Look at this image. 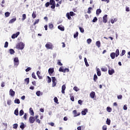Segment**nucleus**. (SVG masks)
Listing matches in <instances>:
<instances>
[{"instance_id": "8", "label": "nucleus", "mask_w": 130, "mask_h": 130, "mask_svg": "<svg viewBox=\"0 0 130 130\" xmlns=\"http://www.w3.org/2000/svg\"><path fill=\"white\" fill-rule=\"evenodd\" d=\"M20 35V32L18 31L16 34H14L12 36V39H15V38H17L18 36Z\"/></svg>"}, {"instance_id": "47", "label": "nucleus", "mask_w": 130, "mask_h": 130, "mask_svg": "<svg viewBox=\"0 0 130 130\" xmlns=\"http://www.w3.org/2000/svg\"><path fill=\"white\" fill-rule=\"evenodd\" d=\"M63 71L64 69L63 67H61L59 69V72H61L62 73H63Z\"/></svg>"}, {"instance_id": "7", "label": "nucleus", "mask_w": 130, "mask_h": 130, "mask_svg": "<svg viewBox=\"0 0 130 130\" xmlns=\"http://www.w3.org/2000/svg\"><path fill=\"white\" fill-rule=\"evenodd\" d=\"M29 123H34L35 122V118L33 116H30L29 118Z\"/></svg>"}, {"instance_id": "44", "label": "nucleus", "mask_w": 130, "mask_h": 130, "mask_svg": "<svg viewBox=\"0 0 130 130\" xmlns=\"http://www.w3.org/2000/svg\"><path fill=\"white\" fill-rule=\"evenodd\" d=\"M79 36V32L77 31L75 34L74 35V38H77V37Z\"/></svg>"}, {"instance_id": "59", "label": "nucleus", "mask_w": 130, "mask_h": 130, "mask_svg": "<svg viewBox=\"0 0 130 130\" xmlns=\"http://www.w3.org/2000/svg\"><path fill=\"white\" fill-rule=\"evenodd\" d=\"M78 104H79L80 105H82V104H83V101H82V100H79L78 101Z\"/></svg>"}, {"instance_id": "54", "label": "nucleus", "mask_w": 130, "mask_h": 130, "mask_svg": "<svg viewBox=\"0 0 130 130\" xmlns=\"http://www.w3.org/2000/svg\"><path fill=\"white\" fill-rule=\"evenodd\" d=\"M103 130H107V126L106 125H104L103 126Z\"/></svg>"}, {"instance_id": "21", "label": "nucleus", "mask_w": 130, "mask_h": 130, "mask_svg": "<svg viewBox=\"0 0 130 130\" xmlns=\"http://www.w3.org/2000/svg\"><path fill=\"white\" fill-rule=\"evenodd\" d=\"M24 82L25 83H26V85H28L29 84V82H30V79L29 78L25 79Z\"/></svg>"}, {"instance_id": "45", "label": "nucleus", "mask_w": 130, "mask_h": 130, "mask_svg": "<svg viewBox=\"0 0 130 130\" xmlns=\"http://www.w3.org/2000/svg\"><path fill=\"white\" fill-rule=\"evenodd\" d=\"M39 23V19L36 20L35 22L34 23V26H35L36 24H38Z\"/></svg>"}, {"instance_id": "33", "label": "nucleus", "mask_w": 130, "mask_h": 130, "mask_svg": "<svg viewBox=\"0 0 130 130\" xmlns=\"http://www.w3.org/2000/svg\"><path fill=\"white\" fill-rule=\"evenodd\" d=\"M48 27L49 28V29H53V24L52 23H49Z\"/></svg>"}, {"instance_id": "36", "label": "nucleus", "mask_w": 130, "mask_h": 130, "mask_svg": "<svg viewBox=\"0 0 130 130\" xmlns=\"http://www.w3.org/2000/svg\"><path fill=\"white\" fill-rule=\"evenodd\" d=\"M54 101L55 103H57V104H58V99H57V97H55L54 98Z\"/></svg>"}, {"instance_id": "9", "label": "nucleus", "mask_w": 130, "mask_h": 130, "mask_svg": "<svg viewBox=\"0 0 130 130\" xmlns=\"http://www.w3.org/2000/svg\"><path fill=\"white\" fill-rule=\"evenodd\" d=\"M9 95H10V96L12 97H14V96H15V91L12 89H10L9 91Z\"/></svg>"}, {"instance_id": "52", "label": "nucleus", "mask_w": 130, "mask_h": 130, "mask_svg": "<svg viewBox=\"0 0 130 130\" xmlns=\"http://www.w3.org/2000/svg\"><path fill=\"white\" fill-rule=\"evenodd\" d=\"M8 46H9V43L8 42H6L4 47L5 48H7V47H8Z\"/></svg>"}, {"instance_id": "64", "label": "nucleus", "mask_w": 130, "mask_h": 130, "mask_svg": "<svg viewBox=\"0 0 130 130\" xmlns=\"http://www.w3.org/2000/svg\"><path fill=\"white\" fill-rule=\"evenodd\" d=\"M36 122H37L38 123H40V122H41V121H40V120L39 119H37Z\"/></svg>"}, {"instance_id": "10", "label": "nucleus", "mask_w": 130, "mask_h": 130, "mask_svg": "<svg viewBox=\"0 0 130 130\" xmlns=\"http://www.w3.org/2000/svg\"><path fill=\"white\" fill-rule=\"evenodd\" d=\"M54 72V68H49L48 70V73L49 75L53 74Z\"/></svg>"}, {"instance_id": "58", "label": "nucleus", "mask_w": 130, "mask_h": 130, "mask_svg": "<svg viewBox=\"0 0 130 130\" xmlns=\"http://www.w3.org/2000/svg\"><path fill=\"white\" fill-rule=\"evenodd\" d=\"M31 68L28 67L26 69H25V72H29V71H31Z\"/></svg>"}, {"instance_id": "31", "label": "nucleus", "mask_w": 130, "mask_h": 130, "mask_svg": "<svg viewBox=\"0 0 130 130\" xmlns=\"http://www.w3.org/2000/svg\"><path fill=\"white\" fill-rule=\"evenodd\" d=\"M112 111V109L110 108V107H108L107 108V111H108V112H111Z\"/></svg>"}, {"instance_id": "57", "label": "nucleus", "mask_w": 130, "mask_h": 130, "mask_svg": "<svg viewBox=\"0 0 130 130\" xmlns=\"http://www.w3.org/2000/svg\"><path fill=\"white\" fill-rule=\"evenodd\" d=\"M57 64L58 66H62V63L60 62V60H58Z\"/></svg>"}, {"instance_id": "15", "label": "nucleus", "mask_w": 130, "mask_h": 130, "mask_svg": "<svg viewBox=\"0 0 130 130\" xmlns=\"http://www.w3.org/2000/svg\"><path fill=\"white\" fill-rule=\"evenodd\" d=\"M73 114H74V116H79V115H80V114H81L80 113H78V114L77 113V110H74L73 111Z\"/></svg>"}, {"instance_id": "4", "label": "nucleus", "mask_w": 130, "mask_h": 130, "mask_svg": "<svg viewBox=\"0 0 130 130\" xmlns=\"http://www.w3.org/2000/svg\"><path fill=\"white\" fill-rule=\"evenodd\" d=\"M50 5L51 6V8L52 9H55V1L54 0H50Z\"/></svg>"}, {"instance_id": "63", "label": "nucleus", "mask_w": 130, "mask_h": 130, "mask_svg": "<svg viewBox=\"0 0 130 130\" xmlns=\"http://www.w3.org/2000/svg\"><path fill=\"white\" fill-rule=\"evenodd\" d=\"M125 11H126V12H129V8L126 7L125 8Z\"/></svg>"}, {"instance_id": "27", "label": "nucleus", "mask_w": 130, "mask_h": 130, "mask_svg": "<svg viewBox=\"0 0 130 130\" xmlns=\"http://www.w3.org/2000/svg\"><path fill=\"white\" fill-rule=\"evenodd\" d=\"M14 114L16 116L19 115V110H18V108H17L15 111H14Z\"/></svg>"}, {"instance_id": "13", "label": "nucleus", "mask_w": 130, "mask_h": 130, "mask_svg": "<svg viewBox=\"0 0 130 130\" xmlns=\"http://www.w3.org/2000/svg\"><path fill=\"white\" fill-rule=\"evenodd\" d=\"M87 112H88V109H85L81 112V114L82 115H86Z\"/></svg>"}, {"instance_id": "61", "label": "nucleus", "mask_w": 130, "mask_h": 130, "mask_svg": "<svg viewBox=\"0 0 130 130\" xmlns=\"http://www.w3.org/2000/svg\"><path fill=\"white\" fill-rule=\"evenodd\" d=\"M117 99H122V95H119L117 96Z\"/></svg>"}, {"instance_id": "37", "label": "nucleus", "mask_w": 130, "mask_h": 130, "mask_svg": "<svg viewBox=\"0 0 130 130\" xmlns=\"http://www.w3.org/2000/svg\"><path fill=\"white\" fill-rule=\"evenodd\" d=\"M24 114V111L23 110H21L19 112V115L20 116H22Z\"/></svg>"}, {"instance_id": "60", "label": "nucleus", "mask_w": 130, "mask_h": 130, "mask_svg": "<svg viewBox=\"0 0 130 130\" xmlns=\"http://www.w3.org/2000/svg\"><path fill=\"white\" fill-rule=\"evenodd\" d=\"M23 118H24L25 120L27 119V114L25 113L24 116H23Z\"/></svg>"}, {"instance_id": "1", "label": "nucleus", "mask_w": 130, "mask_h": 130, "mask_svg": "<svg viewBox=\"0 0 130 130\" xmlns=\"http://www.w3.org/2000/svg\"><path fill=\"white\" fill-rule=\"evenodd\" d=\"M25 46V45L24 43L20 42L16 45V48L17 49H19L20 50H22V49H24V47Z\"/></svg>"}, {"instance_id": "35", "label": "nucleus", "mask_w": 130, "mask_h": 130, "mask_svg": "<svg viewBox=\"0 0 130 130\" xmlns=\"http://www.w3.org/2000/svg\"><path fill=\"white\" fill-rule=\"evenodd\" d=\"M97 21H98V19L96 17H94L93 19L92 20L93 23H96V22H97Z\"/></svg>"}, {"instance_id": "40", "label": "nucleus", "mask_w": 130, "mask_h": 130, "mask_svg": "<svg viewBox=\"0 0 130 130\" xmlns=\"http://www.w3.org/2000/svg\"><path fill=\"white\" fill-rule=\"evenodd\" d=\"M124 54H125V50H123L122 51V53L121 54H120V56H123V55H124Z\"/></svg>"}, {"instance_id": "42", "label": "nucleus", "mask_w": 130, "mask_h": 130, "mask_svg": "<svg viewBox=\"0 0 130 130\" xmlns=\"http://www.w3.org/2000/svg\"><path fill=\"white\" fill-rule=\"evenodd\" d=\"M14 103H16L17 104H20V100L16 99L14 101Z\"/></svg>"}, {"instance_id": "38", "label": "nucleus", "mask_w": 130, "mask_h": 130, "mask_svg": "<svg viewBox=\"0 0 130 130\" xmlns=\"http://www.w3.org/2000/svg\"><path fill=\"white\" fill-rule=\"evenodd\" d=\"M69 72H70V69H69V68H66L64 69L63 73H69Z\"/></svg>"}, {"instance_id": "51", "label": "nucleus", "mask_w": 130, "mask_h": 130, "mask_svg": "<svg viewBox=\"0 0 130 130\" xmlns=\"http://www.w3.org/2000/svg\"><path fill=\"white\" fill-rule=\"evenodd\" d=\"M91 10H92V7H89L88 8L87 13L90 14L91 13Z\"/></svg>"}, {"instance_id": "18", "label": "nucleus", "mask_w": 130, "mask_h": 130, "mask_svg": "<svg viewBox=\"0 0 130 130\" xmlns=\"http://www.w3.org/2000/svg\"><path fill=\"white\" fill-rule=\"evenodd\" d=\"M96 72L98 76L99 77H100V76H101V71H100V69L99 68H98L96 69Z\"/></svg>"}, {"instance_id": "16", "label": "nucleus", "mask_w": 130, "mask_h": 130, "mask_svg": "<svg viewBox=\"0 0 130 130\" xmlns=\"http://www.w3.org/2000/svg\"><path fill=\"white\" fill-rule=\"evenodd\" d=\"M110 56H111L112 59H114L115 58V56H116L115 53H114V52L111 53L110 54Z\"/></svg>"}, {"instance_id": "56", "label": "nucleus", "mask_w": 130, "mask_h": 130, "mask_svg": "<svg viewBox=\"0 0 130 130\" xmlns=\"http://www.w3.org/2000/svg\"><path fill=\"white\" fill-rule=\"evenodd\" d=\"M102 72H107V68H101Z\"/></svg>"}, {"instance_id": "26", "label": "nucleus", "mask_w": 130, "mask_h": 130, "mask_svg": "<svg viewBox=\"0 0 130 130\" xmlns=\"http://www.w3.org/2000/svg\"><path fill=\"white\" fill-rule=\"evenodd\" d=\"M42 94H43V93L41 92L40 90H39L36 92L37 96H40V95H42Z\"/></svg>"}, {"instance_id": "2", "label": "nucleus", "mask_w": 130, "mask_h": 130, "mask_svg": "<svg viewBox=\"0 0 130 130\" xmlns=\"http://www.w3.org/2000/svg\"><path fill=\"white\" fill-rule=\"evenodd\" d=\"M75 15H76V14H75L74 12L71 11L70 12V13H67L66 17L68 18V20H72V17H71V16L73 17V16H75Z\"/></svg>"}, {"instance_id": "25", "label": "nucleus", "mask_w": 130, "mask_h": 130, "mask_svg": "<svg viewBox=\"0 0 130 130\" xmlns=\"http://www.w3.org/2000/svg\"><path fill=\"white\" fill-rule=\"evenodd\" d=\"M102 12V11L101 10V9H97L96 11V14L99 15L100 14H101Z\"/></svg>"}, {"instance_id": "43", "label": "nucleus", "mask_w": 130, "mask_h": 130, "mask_svg": "<svg viewBox=\"0 0 130 130\" xmlns=\"http://www.w3.org/2000/svg\"><path fill=\"white\" fill-rule=\"evenodd\" d=\"M25 19H26V14H23L22 15V21H24Z\"/></svg>"}, {"instance_id": "29", "label": "nucleus", "mask_w": 130, "mask_h": 130, "mask_svg": "<svg viewBox=\"0 0 130 130\" xmlns=\"http://www.w3.org/2000/svg\"><path fill=\"white\" fill-rule=\"evenodd\" d=\"M111 122V121L109 118H107L106 121L107 124H108V125H110Z\"/></svg>"}, {"instance_id": "20", "label": "nucleus", "mask_w": 130, "mask_h": 130, "mask_svg": "<svg viewBox=\"0 0 130 130\" xmlns=\"http://www.w3.org/2000/svg\"><path fill=\"white\" fill-rule=\"evenodd\" d=\"M58 29H59V30H60V31H64V27L61 25H59L58 26Z\"/></svg>"}, {"instance_id": "17", "label": "nucleus", "mask_w": 130, "mask_h": 130, "mask_svg": "<svg viewBox=\"0 0 130 130\" xmlns=\"http://www.w3.org/2000/svg\"><path fill=\"white\" fill-rule=\"evenodd\" d=\"M29 113L30 115L34 116V111H33V109H32V108H29Z\"/></svg>"}, {"instance_id": "14", "label": "nucleus", "mask_w": 130, "mask_h": 130, "mask_svg": "<svg viewBox=\"0 0 130 130\" xmlns=\"http://www.w3.org/2000/svg\"><path fill=\"white\" fill-rule=\"evenodd\" d=\"M108 73H109V75H113V74H114L115 71L113 69H109L108 71Z\"/></svg>"}, {"instance_id": "23", "label": "nucleus", "mask_w": 130, "mask_h": 130, "mask_svg": "<svg viewBox=\"0 0 130 130\" xmlns=\"http://www.w3.org/2000/svg\"><path fill=\"white\" fill-rule=\"evenodd\" d=\"M115 54L116 57H117V56H118V55H119V50L118 49H116Z\"/></svg>"}, {"instance_id": "22", "label": "nucleus", "mask_w": 130, "mask_h": 130, "mask_svg": "<svg viewBox=\"0 0 130 130\" xmlns=\"http://www.w3.org/2000/svg\"><path fill=\"white\" fill-rule=\"evenodd\" d=\"M16 20H17V18H13L11 20H10L9 22V24H13V23H14V22H15L16 21Z\"/></svg>"}, {"instance_id": "12", "label": "nucleus", "mask_w": 130, "mask_h": 130, "mask_svg": "<svg viewBox=\"0 0 130 130\" xmlns=\"http://www.w3.org/2000/svg\"><path fill=\"white\" fill-rule=\"evenodd\" d=\"M66 87L65 84H64L62 86V87H61V93L62 94H64V93H65L64 91L66 90Z\"/></svg>"}, {"instance_id": "41", "label": "nucleus", "mask_w": 130, "mask_h": 130, "mask_svg": "<svg viewBox=\"0 0 130 130\" xmlns=\"http://www.w3.org/2000/svg\"><path fill=\"white\" fill-rule=\"evenodd\" d=\"M20 128H22V129H24L25 128L24 123H22L21 124L20 126Z\"/></svg>"}, {"instance_id": "5", "label": "nucleus", "mask_w": 130, "mask_h": 130, "mask_svg": "<svg viewBox=\"0 0 130 130\" xmlns=\"http://www.w3.org/2000/svg\"><path fill=\"white\" fill-rule=\"evenodd\" d=\"M52 87H55V86H56V78H55V77H52Z\"/></svg>"}, {"instance_id": "24", "label": "nucleus", "mask_w": 130, "mask_h": 130, "mask_svg": "<svg viewBox=\"0 0 130 130\" xmlns=\"http://www.w3.org/2000/svg\"><path fill=\"white\" fill-rule=\"evenodd\" d=\"M96 45L99 48V47H100V46H101V43L100 42V41H96Z\"/></svg>"}, {"instance_id": "34", "label": "nucleus", "mask_w": 130, "mask_h": 130, "mask_svg": "<svg viewBox=\"0 0 130 130\" xmlns=\"http://www.w3.org/2000/svg\"><path fill=\"white\" fill-rule=\"evenodd\" d=\"M47 83H51V78L49 77V76H47Z\"/></svg>"}, {"instance_id": "30", "label": "nucleus", "mask_w": 130, "mask_h": 130, "mask_svg": "<svg viewBox=\"0 0 130 130\" xmlns=\"http://www.w3.org/2000/svg\"><path fill=\"white\" fill-rule=\"evenodd\" d=\"M9 51H10V54H14V53H15V50H14V49H10L9 50Z\"/></svg>"}, {"instance_id": "11", "label": "nucleus", "mask_w": 130, "mask_h": 130, "mask_svg": "<svg viewBox=\"0 0 130 130\" xmlns=\"http://www.w3.org/2000/svg\"><path fill=\"white\" fill-rule=\"evenodd\" d=\"M103 22L104 23H107V15H105L103 17Z\"/></svg>"}, {"instance_id": "53", "label": "nucleus", "mask_w": 130, "mask_h": 130, "mask_svg": "<svg viewBox=\"0 0 130 130\" xmlns=\"http://www.w3.org/2000/svg\"><path fill=\"white\" fill-rule=\"evenodd\" d=\"M49 5H50V3L49 2H47L45 6L46 7V8H48V7H49Z\"/></svg>"}, {"instance_id": "62", "label": "nucleus", "mask_w": 130, "mask_h": 130, "mask_svg": "<svg viewBox=\"0 0 130 130\" xmlns=\"http://www.w3.org/2000/svg\"><path fill=\"white\" fill-rule=\"evenodd\" d=\"M1 87H2L3 88H4V87H5V82H2Z\"/></svg>"}, {"instance_id": "46", "label": "nucleus", "mask_w": 130, "mask_h": 130, "mask_svg": "<svg viewBox=\"0 0 130 130\" xmlns=\"http://www.w3.org/2000/svg\"><path fill=\"white\" fill-rule=\"evenodd\" d=\"M79 30L80 31V32H81V33H84V32L85 31V30H84V28L79 27Z\"/></svg>"}, {"instance_id": "55", "label": "nucleus", "mask_w": 130, "mask_h": 130, "mask_svg": "<svg viewBox=\"0 0 130 130\" xmlns=\"http://www.w3.org/2000/svg\"><path fill=\"white\" fill-rule=\"evenodd\" d=\"M13 128H18V124L15 123L13 125Z\"/></svg>"}, {"instance_id": "39", "label": "nucleus", "mask_w": 130, "mask_h": 130, "mask_svg": "<svg viewBox=\"0 0 130 130\" xmlns=\"http://www.w3.org/2000/svg\"><path fill=\"white\" fill-rule=\"evenodd\" d=\"M11 14V13L9 12H7L5 13V16H6L7 17H10V15Z\"/></svg>"}, {"instance_id": "19", "label": "nucleus", "mask_w": 130, "mask_h": 130, "mask_svg": "<svg viewBox=\"0 0 130 130\" xmlns=\"http://www.w3.org/2000/svg\"><path fill=\"white\" fill-rule=\"evenodd\" d=\"M90 96L91 97V98H95V92L92 91L90 93Z\"/></svg>"}, {"instance_id": "49", "label": "nucleus", "mask_w": 130, "mask_h": 130, "mask_svg": "<svg viewBox=\"0 0 130 130\" xmlns=\"http://www.w3.org/2000/svg\"><path fill=\"white\" fill-rule=\"evenodd\" d=\"M31 77L32 78H33L34 79H35L36 80V76L35 75V73H32V74H31Z\"/></svg>"}, {"instance_id": "6", "label": "nucleus", "mask_w": 130, "mask_h": 130, "mask_svg": "<svg viewBox=\"0 0 130 130\" xmlns=\"http://www.w3.org/2000/svg\"><path fill=\"white\" fill-rule=\"evenodd\" d=\"M14 66L18 67L19 66V58L18 57H15L14 59Z\"/></svg>"}, {"instance_id": "3", "label": "nucleus", "mask_w": 130, "mask_h": 130, "mask_svg": "<svg viewBox=\"0 0 130 130\" xmlns=\"http://www.w3.org/2000/svg\"><path fill=\"white\" fill-rule=\"evenodd\" d=\"M45 47L47 48V49L52 50L53 48V45H52V43L49 42L45 45Z\"/></svg>"}, {"instance_id": "50", "label": "nucleus", "mask_w": 130, "mask_h": 130, "mask_svg": "<svg viewBox=\"0 0 130 130\" xmlns=\"http://www.w3.org/2000/svg\"><path fill=\"white\" fill-rule=\"evenodd\" d=\"M91 42H92V40L91 39H88L87 40V43H88V44H90Z\"/></svg>"}, {"instance_id": "28", "label": "nucleus", "mask_w": 130, "mask_h": 130, "mask_svg": "<svg viewBox=\"0 0 130 130\" xmlns=\"http://www.w3.org/2000/svg\"><path fill=\"white\" fill-rule=\"evenodd\" d=\"M32 17L33 19H35L36 18V11H34L32 14Z\"/></svg>"}, {"instance_id": "32", "label": "nucleus", "mask_w": 130, "mask_h": 130, "mask_svg": "<svg viewBox=\"0 0 130 130\" xmlns=\"http://www.w3.org/2000/svg\"><path fill=\"white\" fill-rule=\"evenodd\" d=\"M98 79V77L97 76V75L96 74H94V76H93V80L94 82H96V81H97V79Z\"/></svg>"}, {"instance_id": "48", "label": "nucleus", "mask_w": 130, "mask_h": 130, "mask_svg": "<svg viewBox=\"0 0 130 130\" xmlns=\"http://www.w3.org/2000/svg\"><path fill=\"white\" fill-rule=\"evenodd\" d=\"M73 90H74V91H76V92H78V91H79V88H78L77 86H75L73 88Z\"/></svg>"}]
</instances>
